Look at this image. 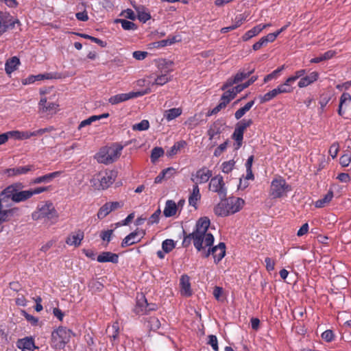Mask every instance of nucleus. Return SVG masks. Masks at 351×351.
<instances>
[{"instance_id": "obj_1", "label": "nucleus", "mask_w": 351, "mask_h": 351, "mask_svg": "<svg viewBox=\"0 0 351 351\" xmlns=\"http://www.w3.org/2000/svg\"><path fill=\"white\" fill-rule=\"evenodd\" d=\"M210 223V219L208 217H201L196 222L192 233L186 234L184 230L182 246L187 247L193 241L194 247L198 252L204 250L206 247L211 246L214 242V237L211 233L207 232Z\"/></svg>"}, {"instance_id": "obj_2", "label": "nucleus", "mask_w": 351, "mask_h": 351, "mask_svg": "<svg viewBox=\"0 0 351 351\" xmlns=\"http://www.w3.org/2000/svg\"><path fill=\"white\" fill-rule=\"evenodd\" d=\"M58 217V213L51 201L40 202L36 210L32 213L33 220L43 221V223L49 226L55 224Z\"/></svg>"}, {"instance_id": "obj_3", "label": "nucleus", "mask_w": 351, "mask_h": 351, "mask_svg": "<svg viewBox=\"0 0 351 351\" xmlns=\"http://www.w3.org/2000/svg\"><path fill=\"white\" fill-rule=\"evenodd\" d=\"M244 204L245 201L240 197L221 198L220 202L214 208V213L217 216H228L239 212Z\"/></svg>"}, {"instance_id": "obj_4", "label": "nucleus", "mask_w": 351, "mask_h": 351, "mask_svg": "<svg viewBox=\"0 0 351 351\" xmlns=\"http://www.w3.org/2000/svg\"><path fill=\"white\" fill-rule=\"evenodd\" d=\"M114 180V172L106 170L95 174L90 180V184L95 189L104 190L108 189Z\"/></svg>"}, {"instance_id": "obj_5", "label": "nucleus", "mask_w": 351, "mask_h": 351, "mask_svg": "<svg viewBox=\"0 0 351 351\" xmlns=\"http://www.w3.org/2000/svg\"><path fill=\"white\" fill-rule=\"evenodd\" d=\"M72 335L71 330L60 326L51 333V346L56 349H63L65 345L70 341Z\"/></svg>"}, {"instance_id": "obj_6", "label": "nucleus", "mask_w": 351, "mask_h": 351, "mask_svg": "<svg viewBox=\"0 0 351 351\" xmlns=\"http://www.w3.org/2000/svg\"><path fill=\"white\" fill-rule=\"evenodd\" d=\"M122 148V147H103L97 154V160L99 163L111 164L120 157Z\"/></svg>"}, {"instance_id": "obj_7", "label": "nucleus", "mask_w": 351, "mask_h": 351, "mask_svg": "<svg viewBox=\"0 0 351 351\" xmlns=\"http://www.w3.org/2000/svg\"><path fill=\"white\" fill-rule=\"evenodd\" d=\"M9 189H5L0 193V224L3 222L9 220V218L12 216L16 208H12L10 202V198L7 197V193L9 192Z\"/></svg>"}, {"instance_id": "obj_8", "label": "nucleus", "mask_w": 351, "mask_h": 351, "mask_svg": "<svg viewBox=\"0 0 351 351\" xmlns=\"http://www.w3.org/2000/svg\"><path fill=\"white\" fill-rule=\"evenodd\" d=\"M291 191V186L282 177L274 179L271 182L269 195L274 199L287 196Z\"/></svg>"}, {"instance_id": "obj_9", "label": "nucleus", "mask_w": 351, "mask_h": 351, "mask_svg": "<svg viewBox=\"0 0 351 351\" xmlns=\"http://www.w3.org/2000/svg\"><path fill=\"white\" fill-rule=\"evenodd\" d=\"M252 124L253 121L251 119H242L236 124L234 132L231 136L232 138L236 141V143L234 144L236 149H238L241 147L243 140V134L245 130Z\"/></svg>"}, {"instance_id": "obj_10", "label": "nucleus", "mask_w": 351, "mask_h": 351, "mask_svg": "<svg viewBox=\"0 0 351 351\" xmlns=\"http://www.w3.org/2000/svg\"><path fill=\"white\" fill-rule=\"evenodd\" d=\"M52 130H53V127L41 128L34 132L13 130L8 132V135L9 138L16 140H25L32 136H42L43 134L50 132Z\"/></svg>"}, {"instance_id": "obj_11", "label": "nucleus", "mask_w": 351, "mask_h": 351, "mask_svg": "<svg viewBox=\"0 0 351 351\" xmlns=\"http://www.w3.org/2000/svg\"><path fill=\"white\" fill-rule=\"evenodd\" d=\"M208 189L216 193L220 198H224L227 195V188L226 186L223 178L221 175H217L211 178Z\"/></svg>"}, {"instance_id": "obj_12", "label": "nucleus", "mask_w": 351, "mask_h": 351, "mask_svg": "<svg viewBox=\"0 0 351 351\" xmlns=\"http://www.w3.org/2000/svg\"><path fill=\"white\" fill-rule=\"evenodd\" d=\"M151 92L150 89H147L142 91L130 92L128 93H121L112 96L108 99V102L112 105H116L119 103L128 101L131 99L136 98L143 96Z\"/></svg>"}, {"instance_id": "obj_13", "label": "nucleus", "mask_w": 351, "mask_h": 351, "mask_svg": "<svg viewBox=\"0 0 351 351\" xmlns=\"http://www.w3.org/2000/svg\"><path fill=\"white\" fill-rule=\"evenodd\" d=\"M16 23H20L19 19L7 12L0 11V36L8 29H13Z\"/></svg>"}, {"instance_id": "obj_14", "label": "nucleus", "mask_w": 351, "mask_h": 351, "mask_svg": "<svg viewBox=\"0 0 351 351\" xmlns=\"http://www.w3.org/2000/svg\"><path fill=\"white\" fill-rule=\"evenodd\" d=\"M212 171L206 167H203L196 171L195 173L191 175V180L194 184H202L206 183L212 177Z\"/></svg>"}, {"instance_id": "obj_15", "label": "nucleus", "mask_w": 351, "mask_h": 351, "mask_svg": "<svg viewBox=\"0 0 351 351\" xmlns=\"http://www.w3.org/2000/svg\"><path fill=\"white\" fill-rule=\"evenodd\" d=\"M204 257H208L212 254L214 258V262L218 264L226 255V245L224 243H219L217 245L209 249L208 251L203 252Z\"/></svg>"}, {"instance_id": "obj_16", "label": "nucleus", "mask_w": 351, "mask_h": 351, "mask_svg": "<svg viewBox=\"0 0 351 351\" xmlns=\"http://www.w3.org/2000/svg\"><path fill=\"white\" fill-rule=\"evenodd\" d=\"M6 189H10V193H7V197L10 198L12 205V202H23L32 197V193H30L29 190L16 191L12 186H8Z\"/></svg>"}, {"instance_id": "obj_17", "label": "nucleus", "mask_w": 351, "mask_h": 351, "mask_svg": "<svg viewBox=\"0 0 351 351\" xmlns=\"http://www.w3.org/2000/svg\"><path fill=\"white\" fill-rule=\"evenodd\" d=\"M254 72V69H252L247 72H245L244 70H239L234 76L227 80V81L222 86L221 90H225L228 88L232 86L233 84L242 82L244 79L248 77Z\"/></svg>"}, {"instance_id": "obj_18", "label": "nucleus", "mask_w": 351, "mask_h": 351, "mask_svg": "<svg viewBox=\"0 0 351 351\" xmlns=\"http://www.w3.org/2000/svg\"><path fill=\"white\" fill-rule=\"evenodd\" d=\"M59 105L54 102L47 101L46 97H42L38 103L39 112L43 114H55Z\"/></svg>"}, {"instance_id": "obj_19", "label": "nucleus", "mask_w": 351, "mask_h": 351, "mask_svg": "<svg viewBox=\"0 0 351 351\" xmlns=\"http://www.w3.org/2000/svg\"><path fill=\"white\" fill-rule=\"evenodd\" d=\"M144 231L136 230L123 239L121 245L122 247H125L127 246H130L134 243H138L144 237Z\"/></svg>"}, {"instance_id": "obj_20", "label": "nucleus", "mask_w": 351, "mask_h": 351, "mask_svg": "<svg viewBox=\"0 0 351 351\" xmlns=\"http://www.w3.org/2000/svg\"><path fill=\"white\" fill-rule=\"evenodd\" d=\"M351 103V95L349 93H343L339 98V104L337 112L341 117H345V114Z\"/></svg>"}, {"instance_id": "obj_21", "label": "nucleus", "mask_w": 351, "mask_h": 351, "mask_svg": "<svg viewBox=\"0 0 351 351\" xmlns=\"http://www.w3.org/2000/svg\"><path fill=\"white\" fill-rule=\"evenodd\" d=\"M84 232L82 230H77L71 233L66 239V243L70 246L75 247L81 245L82 241L84 239Z\"/></svg>"}, {"instance_id": "obj_22", "label": "nucleus", "mask_w": 351, "mask_h": 351, "mask_svg": "<svg viewBox=\"0 0 351 351\" xmlns=\"http://www.w3.org/2000/svg\"><path fill=\"white\" fill-rule=\"evenodd\" d=\"M16 347L20 350H27L34 351L38 348L35 345L34 340L32 337H26L19 339L16 341Z\"/></svg>"}, {"instance_id": "obj_23", "label": "nucleus", "mask_w": 351, "mask_h": 351, "mask_svg": "<svg viewBox=\"0 0 351 351\" xmlns=\"http://www.w3.org/2000/svg\"><path fill=\"white\" fill-rule=\"evenodd\" d=\"M180 286L181 289V295L187 297L191 296L192 295L190 278L187 275L184 274L180 277Z\"/></svg>"}, {"instance_id": "obj_24", "label": "nucleus", "mask_w": 351, "mask_h": 351, "mask_svg": "<svg viewBox=\"0 0 351 351\" xmlns=\"http://www.w3.org/2000/svg\"><path fill=\"white\" fill-rule=\"evenodd\" d=\"M61 171H54L52 173H49L33 179L31 183L33 184H38L40 183H49L53 179L59 177L61 175Z\"/></svg>"}, {"instance_id": "obj_25", "label": "nucleus", "mask_w": 351, "mask_h": 351, "mask_svg": "<svg viewBox=\"0 0 351 351\" xmlns=\"http://www.w3.org/2000/svg\"><path fill=\"white\" fill-rule=\"evenodd\" d=\"M319 76V75L318 72L313 71L308 75H304L298 82V86L299 88L306 87L316 82L318 80Z\"/></svg>"}, {"instance_id": "obj_26", "label": "nucleus", "mask_w": 351, "mask_h": 351, "mask_svg": "<svg viewBox=\"0 0 351 351\" xmlns=\"http://www.w3.org/2000/svg\"><path fill=\"white\" fill-rule=\"evenodd\" d=\"M35 169L34 165L19 166L12 169H8L6 173L8 176H15L22 174H26L29 171Z\"/></svg>"}, {"instance_id": "obj_27", "label": "nucleus", "mask_w": 351, "mask_h": 351, "mask_svg": "<svg viewBox=\"0 0 351 351\" xmlns=\"http://www.w3.org/2000/svg\"><path fill=\"white\" fill-rule=\"evenodd\" d=\"M148 307V303L145 295H141L139 298H137L136 304L134 308V311L136 314H147Z\"/></svg>"}, {"instance_id": "obj_28", "label": "nucleus", "mask_w": 351, "mask_h": 351, "mask_svg": "<svg viewBox=\"0 0 351 351\" xmlns=\"http://www.w3.org/2000/svg\"><path fill=\"white\" fill-rule=\"evenodd\" d=\"M97 261L99 263L110 262L117 263L119 261V256L110 252H103L97 257Z\"/></svg>"}, {"instance_id": "obj_29", "label": "nucleus", "mask_w": 351, "mask_h": 351, "mask_svg": "<svg viewBox=\"0 0 351 351\" xmlns=\"http://www.w3.org/2000/svg\"><path fill=\"white\" fill-rule=\"evenodd\" d=\"M20 60L16 56H13L6 60L5 64V71L8 75H10L16 71L20 64Z\"/></svg>"}, {"instance_id": "obj_30", "label": "nucleus", "mask_w": 351, "mask_h": 351, "mask_svg": "<svg viewBox=\"0 0 351 351\" xmlns=\"http://www.w3.org/2000/svg\"><path fill=\"white\" fill-rule=\"evenodd\" d=\"M222 132V125L219 121H215L211 124L207 131L209 140L212 141Z\"/></svg>"}, {"instance_id": "obj_31", "label": "nucleus", "mask_w": 351, "mask_h": 351, "mask_svg": "<svg viewBox=\"0 0 351 351\" xmlns=\"http://www.w3.org/2000/svg\"><path fill=\"white\" fill-rule=\"evenodd\" d=\"M201 199V194L199 192V188L197 184H193L192 192L189 197V205L197 208V202Z\"/></svg>"}, {"instance_id": "obj_32", "label": "nucleus", "mask_w": 351, "mask_h": 351, "mask_svg": "<svg viewBox=\"0 0 351 351\" xmlns=\"http://www.w3.org/2000/svg\"><path fill=\"white\" fill-rule=\"evenodd\" d=\"M178 210L176 204L173 200H167L165 203L163 214L166 217L174 216Z\"/></svg>"}, {"instance_id": "obj_33", "label": "nucleus", "mask_w": 351, "mask_h": 351, "mask_svg": "<svg viewBox=\"0 0 351 351\" xmlns=\"http://www.w3.org/2000/svg\"><path fill=\"white\" fill-rule=\"evenodd\" d=\"M182 112V109L180 108H173L165 111L164 117L167 121H170L180 116Z\"/></svg>"}, {"instance_id": "obj_34", "label": "nucleus", "mask_w": 351, "mask_h": 351, "mask_svg": "<svg viewBox=\"0 0 351 351\" xmlns=\"http://www.w3.org/2000/svg\"><path fill=\"white\" fill-rule=\"evenodd\" d=\"M333 192L330 190L323 198L318 199L315 202V206L317 208H323L326 204L330 203L333 198Z\"/></svg>"}, {"instance_id": "obj_35", "label": "nucleus", "mask_w": 351, "mask_h": 351, "mask_svg": "<svg viewBox=\"0 0 351 351\" xmlns=\"http://www.w3.org/2000/svg\"><path fill=\"white\" fill-rule=\"evenodd\" d=\"M254 104V100L247 102L243 107L237 110L234 113V117L239 120L247 112H248Z\"/></svg>"}, {"instance_id": "obj_36", "label": "nucleus", "mask_w": 351, "mask_h": 351, "mask_svg": "<svg viewBox=\"0 0 351 351\" xmlns=\"http://www.w3.org/2000/svg\"><path fill=\"white\" fill-rule=\"evenodd\" d=\"M261 28L258 25L254 27L251 29L247 31L241 37L243 41H247L252 38L258 35L261 33Z\"/></svg>"}, {"instance_id": "obj_37", "label": "nucleus", "mask_w": 351, "mask_h": 351, "mask_svg": "<svg viewBox=\"0 0 351 351\" xmlns=\"http://www.w3.org/2000/svg\"><path fill=\"white\" fill-rule=\"evenodd\" d=\"M186 145L184 141H180L174 143V145L167 152V156L171 157L178 154V152Z\"/></svg>"}, {"instance_id": "obj_38", "label": "nucleus", "mask_w": 351, "mask_h": 351, "mask_svg": "<svg viewBox=\"0 0 351 351\" xmlns=\"http://www.w3.org/2000/svg\"><path fill=\"white\" fill-rule=\"evenodd\" d=\"M292 83L288 82L287 79L283 84H279L276 88L279 94L282 93H290L293 92V88L292 87Z\"/></svg>"}, {"instance_id": "obj_39", "label": "nucleus", "mask_w": 351, "mask_h": 351, "mask_svg": "<svg viewBox=\"0 0 351 351\" xmlns=\"http://www.w3.org/2000/svg\"><path fill=\"white\" fill-rule=\"evenodd\" d=\"M285 65H282L281 66L273 71L271 73L265 75L263 79L264 83H267L269 81L278 78L280 76L281 72L285 69Z\"/></svg>"}, {"instance_id": "obj_40", "label": "nucleus", "mask_w": 351, "mask_h": 351, "mask_svg": "<svg viewBox=\"0 0 351 351\" xmlns=\"http://www.w3.org/2000/svg\"><path fill=\"white\" fill-rule=\"evenodd\" d=\"M114 22L116 23H121L122 28L125 30H134L137 29V25L134 23L125 19H117Z\"/></svg>"}, {"instance_id": "obj_41", "label": "nucleus", "mask_w": 351, "mask_h": 351, "mask_svg": "<svg viewBox=\"0 0 351 351\" xmlns=\"http://www.w3.org/2000/svg\"><path fill=\"white\" fill-rule=\"evenodd\" d=\"M248 14L246 12L237 14L233 20V25L235 29L241 27L245 22L247 21Z\"/></svg>"}, {"instance_id": "obj_42", "label": "nucleus", "mask_w": 351, "mask_h": 351, "mask_svg": "<svg viewBox=\"0 0 351 351\" xmlns=\"http://www.w3.org/2000/svg\"><path fill=\"white\" fill-rule=\"evenodd\" d=\"M170 80H171V77L168 74H167V73L162 74V75H158L155 78L154 81L152 83V86H154V85L163 86L165 84H167V82H169Z\"/></svg>"}, {"instance_id": "obj_43", "label": "nucleus", "mask_w": 351, "mask_h": 351, "mask_svg": "<svg viewBox=\"0 0 351 351\" xmlns=\"http://www.w3.org/2000/svg\"><path fill=\"white\" fill-rule=\"evenodd\" d=\"M278 95H279L278 91L276 88L273 90L267 92L264 95L260 97V101L261 104L268 102L275 98Z\"/></svg>"}, {"instance_id": "obj_44", "label": "nucleus", "mask_w": 351, "mask_h": 351, "mask_svg": "<svg viewBox=\"0 0 351 351\" xmlns=\"http://www.w3.org/2000/svg\"><path fill=\"white\" fill-rule=\"evenodd\" d=\"M160 326L159 319L156 317H151L147 322V327L152 330H156Z\"/></svg>"}, {"instance_id": "obj_45", "label": "nucleus", "mask_w": 351, "mask_h": 351, "mask_svg": "<svg viewBox=\"0 0 351 351\" xmlns=\"http://www.w3.org/2000/svg\"><path fill=\"white\" fill-rule=\"evenodd\" d=\"M164 154V150L162 147H156L152 150L151 153V160L152 162H155L158 159L162 156Z\"/></svg>"}, {"instance_id": "obj_46", "label": "nucleus", "mask_w": 351, "mask_h": 351, "mask_svg": "<svg viewBox=\"0 0 351 351\" xmlns=\"http://www.w3.org/2000/svg\"><path fill=\"white\" fill-rule=\"evenodd\" d=\"M149 128V123L147 120L143 119L140 123H136L132 125L134 131H144L148 130Z\"/></svg>"}, {"instance_id": "obj_47", "label": "nucleus", "mask_w": 351, "mask_h": 351, "mask_svg": "<svg viewBox=\"0 0 351 351\" xmlns=\"http://www.w3.org/2000/svg\"><path fill=\"white\" fill-rule=\"evenodd\" d=\"M110 213H111V210L108 202H106L99 209L97 213V217L99 219H102L106 217Z\"/></svg>"}, {"instance_id": "obj_48", "label": "nucleus", "mask_w": 351, "mask_h": 351, "mask_svg": "<svg viewBox=\"0 0 351 351\" xmlns=\"http://www.w3.org/2000/svg\"><path fill=\"white\" fill-rule=\"evenodd\" d=\"M80 37L84 38L85 39H88L91 40L92 42L98 44L101 47H106L107 45L106 42L103 41L97 38L93 37L92 36L86 34H78Z\"/></svg>"}, {"instance_id": "obj_49", "label": "nucleus", "mask_w": 351, "mask_h": 351, "mask_svg": "<svg viewBox=\"0 0 351 351\" xmlns=\"http://www.w3.org/2000/svg\"><path fill=\"white\" fill-rule=\"evenodd\" d=\"M175 247V244L173 240L171 239H166L162 243V250L165 253H169L173 250Z\"/></svg>"}, {"instance_id": "obj_50", "label": "nucleus", "mask_w": 351, "mask_h": 351, "mask_svg": "<svg viewBox=\"0 0 351 351\" xmlns=\"http://www.w3.org/2000/svg\"><path fill=\"white\" fill-rule=\"evenodd\" d=\"M235 162L233 160L223 162L221 165V170L225 173H229L234 169Z\"/></svg>"}, {"instance_id": "obj_51", "label": "nucleus", "mask_w": 351, "mask_h": 351, "mask_svg": "<svg viewBox=\"0 0 351 351\" xmlns=\"http://www.w3.org/2000/svg\"><path fill=\"white\" fill-rule=\"evenodd\" d=\"M306 71L305 69H300L296 71L294 74L287 78L288 82L293 84L298 79L302 78L305 74Z\"/></svg>"}, {"instance_id": "obj_52", "label": "nucleus", "mask_w": 351, "mask_h": 351, "mask_svg": "<svg viewBox=\"0 0 351 351\" xmlns=\"http://www.w3.org/2000/svg\"><path fill=\"white\" fill-rule=\"evenodd\" d=\"M160 214H161V210L160 208H158L148 219V221H147L148 225H153L154 223H158L160 220Z\"/></svg>"}, {"instance_id": "obj_53", "label": "nucleus", "mask_w": 351, "mask_h": 351, "mask_svg": "<svg viewBox=\"0 0 351 351\" xmlns=\"http://www.w3.org/2000/svg\"><path fill=\"white\" fill-rule=\"evenodd\" d=\"M236 97V94L232 89L228 90L221 95V100H224L226 103L229 104L230 101Z\"/></svg>"}, {"instance_id": "obj_54", "label": "nucleus", "mask_w": 351, "mask_h": 351, "mask_svg": "<svg viewBox=\"0 0 351 351\" xmlns=\"http://www.w3.org/2000/svg\"><path fill=\"white\" fill-rule=\"evenodd\" d=\"M208 344L210 345L214 351H219L218 340L215 335H210L208 337Z\"/></svg>"}, {"instance_id": "obj_55", "label": "nucleus", "mask_w": 351, "mask_h": 351, "mask_svg": "<svg viewBox=\"0 0 351 351\" xmlns=\"http://www.w3.org/2000/svg\"><path fill=\"white\" fill-rule=\"evenodd\" d=\"M351 163V154H345L339 158V164L343 167H347Z\"/></svg>"}, {"instance_id": "obj_56", "label": "nucleus", "mask_w": 351, "mask_h": 351, "mask_svg": "<svg viewBox=\"0 0 351 351\" xmlns=\"http://www.w3.org/2000/svg\"><path fill=\"white\" fill-rule=\"evenodd\" d=\"M173 169L171 168V167H169V168H167L165 169H163L156 178H155V180H154V182L156 184H158V183H160L162 180L165 178L166 175L173 171Z\"/></svg>"}, {"instance_id": "obj_57", "label": "nucleus", "mask_w": 351, "mask_h": 351, "mask_svg": "<svg viewBox=\"0 0 351 351\" xmlns=\"http://www.w3.org/2000/svg\"><path fill=\"white\" fill-rule=\"evenodd\" d=\"M228 144V141L227 140L223 143L219 145L214 152V156L216 157H219L221 155V154L226 149Z\"/></svg>"}, {"instance_id": "obj_58", "label": "nucleus", "mask_w": 351, "mask_h": 351, "mask_svg": "<svg viewBox=\"0 0 351 351\" xmlns=\"http://www.w3.org/2000/svg\"><path fill=\"white\" fill-rule=\"evenodd\" d=\"M228 104L224 100H221L219 104L210 111L209 115L217 114L221 110L225 108Z\"/></svg>"}, {"instance_id": "obj_59", "label": "nucleus", "mask_w": 351, "mask_h": 351, "mask_svg": "<svg viewBox=\"0 0 351 351\" xmlns=\"http://www.w3.org/2000/svg\"><path fill=\"white\" fill-rule=\"evenodd\" d=\"M335 337V335L331 330H326L322 334V338L326 342H331Z\"/></svg>"}, {"instance_id": "obj_60", "label": "nucleus", "mask_w": 351, "mask_h": 351, "mask_svg": "<svg viewBox=\"0 0 351 351\" xmlns=\"http://www.w3.org/2000/svg\"><path fill=\"white\" fill-rule=\"evenodd\" d=\"M339 150V144L338 143H334L331 145L329 149V154L331 156L332 158L337 157V154Z\"/></svg>"}, {"instance_id": "obj_61", "label": "nucleus", "mask_w": 351, "mask_h": 351, "mask_svg": "<svg viewBox=\"0 0 351 351\" xmlns=\"http://www.w3.org/2000/svg\"><path fill=\"white\" fill-rule=\"evenodd\" d=\"M148 55L147 51H135L133 52V58L138 60H144Z\"/></svg>"}, {"instance_id": "obj_62", "label": "nucleus", "mask_w": 351, "mask_h": 351, "mask_svg": "<svg viewBox=\"0 0 351 351\" xmlns=\"http://www.w3.org/2000/svg\"><path fill=\"white\" fill-rule=\"evenodd\" d=\"M137 12H138V18L141 21L145 23L146 21H147L148 20H149L151 19V15L149 13L144 12V11L140 12L138 10H137Z\"/></svg>"}, {"instance_id": "obj_63", "label": "nucleus", "mask_w": 351, "mask_h": 351, "mask_svg": "<svg viewBox=\"0 0 351 351\" xmlns=\"http://www.w3.org/2000/svg\"><path fill=\"white\" fill-rule=\"evenodd\" d=\"M265 267L268 271H273L275 267V262L271 258L267 257L265 259Z\"/></svg>"}, {"instance_id": "obj_64", "label": "nucleus", "mask_w": 351, "mask_h": 351, "mask_svg": "<svg viewBox=\"0 0 351 351\" xmlns=\"http://www.w3.org/2000/svg\"><path fill=\"white\" fill-rule=\"evenodd\" d=\"M266 45H267V43H266L265 40H264V38L262 37L258 42L255 43L252 45V49L254 51H258L261 47H265Z\"/></svg>"}]
</instances>
